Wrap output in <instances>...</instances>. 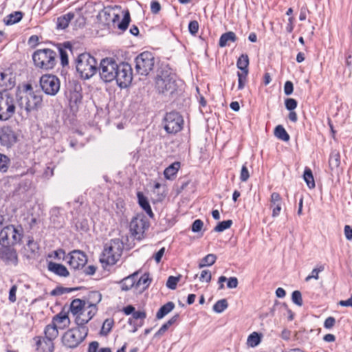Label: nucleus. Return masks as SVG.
<instances>
[{
	"label": "nucleus",
	"mask_w": 352,
	"mask_h": 352,
	"mask_svg": "<svg viewBox=\"0 0 352 352\" xmlns=\"http://www.w3.org/2000/svg\"><path fill=\"white\" fill-rule=\"evenodd\" d=\"M16 101L21 109H24L27 113L36 111L42 106L43 98L36 94L30 84H26L16 95Z\"/></svg>",
	"instance_id": "obj_1"
},
{
	"label": "nucleus",
	"mask_w": 352,
	"mask_h": 352,
	"mask_svg": "<svg viewBox=\"0 0 352 352\" xmlns=\"http://www.w3.org/2000/svg\"><path fill=\"white\" fill-rule=\"evenodd\" d=\"M97 65L96 58L87 53L80 54L76 61V71L84 80H88L96 74Z\"/></svg>",
	"instance_id": "obj_2"
},
{
	"label": "nucleus",
	"mask_w": 352,
	"mask_h": 352,
	"mask_svg": "<svg viewBox=\"0 0 352 352\" xmlns=\"http://www.w3.org/2000/svg\"><path fill=\"white\" fill-rule=\"evenodd\" d=\"M123 250V243L119 239H111L104 246L100 261L102 263L113 265L120 259Z\"/></svg>",
	"instance_id": "obj_3"
},
{
	"label": "nucleus",
	"mask_w": 352,
	"mask_h": 352,
	"mask_svg": "<svg viewBox=\"0 0 352 352\" xmlns=\"http://www.w3.org/2000/svg\"><path fill=\"white\" fill-rule=\"evenodd\" d=\"M32 60L36 67L48 71L56 64V53L48 48L38 49L32 54Z\"/></svg>",
	"instance_id": "obj_4"
},
{
	"label": "nucleus",
	"mask_w": 352,
	"mask_h": 352,
	"mask_svg": "<svg viewBox=\"0 0 352 352\" xmlns=\"http://www.w3.org/2000/svg\"><path fill=\"white\" fill-rule=\"evenodd\" d=\"M177 85L175 77L167 72H161L155 78V89L159 94L166 96L173 95Z\"/></svg>",
	"instance_id": "obj_5"
},
{
	"label": "nucleus",
	"mask_w": 352,
	"mask_h": 352,
	"mask_svg": "<svg viewBox=\"0 0 352 352\" xmlns=\"http://www.w3.org/2000/svg\"><path fill=\"white\" fill-rule=\"evenodd\" d=\"M23 233V228L21 226H7L0 232V244L2 246L16 245L21 241Z\"/></svg>",
	"instance_id": "obj_6"
},
{
	"label": "nucleus",
	"mask_w": 352,
	"mask_h": 352,
	"mask_svg": "<svg viewBox=\"0 0 352 352\" xmlns=\"http://www.w3.org/2000/svg\"><path fill=\"white\" fill-rule=\"evenodd\" d=\"M87 333V327L77 326L64 333L62 338L63 344L68 348H76L85 340Z\"/></svg>",
	"instance_id": "obj_7"
},
{
	"label": "nucleus",
	"mask_w": 352,
	"mask_h": 352,
	"mask_svg": "<svg viewBox=\"0 0 352 352\" xmlns=\"http://www.w3.org/2000/svg\"><path fill=\"white\" fill-rule=\"evenodd\" d=\"M16 101V98L10 94L0 92V121H7L14 115Z\"/></svg>",
	"instance_id": "obj_8"
},
{
	"label": "nucleus",
	"mask_w": 352,
	"mask_h": 352,
	"mask_svg": "<svg viewBox=\"0 0 352 352\" xmlns=\"http://www.w3.org/2000/svg\"><path fill=\"white\" fill-rule=\"evenodd\" d=\"M118 64L112 58H103L98 68L100 78L105 82H111L116 78Z\"/></svg>",
	"instance_id": "obj_9"
},
{
	"label": "nucleus",
	"mask_w": 352,
	"mask_h": 352,
	"mask_svg": "<svg viewBox=\"0 0 352 352\" xmlns=\"http://www.w3.org/2000/svg\"><path fill=\"white\" fill-rule=\"evenodd\" d=\"M155 57L151 52H144L135 58V69L140 74L146 76L153 69Z\"/></svg>",
	"instance_id": "obj_10"
},
{
	"label": "nucleus",
	"mask_w": 352,
	"mask_h": 352,
	"mask_svg": "<svg viewBox=\"0 0 352 352\" xmlns=\"http://www.w3.org/2000/svg\"><path fill=\"white\" fill-rule=\"evenodd\" d=\"M40 86L45 94L56 96L60 90V82L54 75L45 74L40 78Z\"/></svg>",
	"instance_id": "obj_11"
},
{
	"label": "nucleus",
	"mask_w": 352,
	"mask_h": 352,
	"mask_svg": "<svg viewBox=\"0 0 352 352\" xmlns=\"http://www.w3.org/2000/svg\"><path fill=\"white\" fill-rule=\"evenodd\" d=\"M164 129L168 133H176L182 130L183 118L179 113L172 111L166 113L164 118Z\"/></svg>",
	"instance_id": "obj_12"
},
{
	"label": "nucleus",
	"mask_w": 352,
	"mask_h": 352,
	"mask_svg": "<svg viewBox=\"0 0 352 352\" xmlns=\"http://www.w3.org/2000/svg\"><path fill=\"white\" fill-rule=\"evenodd\" d=\"M129 227L132 235L141 240L144 238V232L149 227V222L144 216L138 215L131 220Z\"/></svg>",
	"instance_id": "obj_13"
},
{
	"label": "nucleus",
	"mask_w": 352,
	"mask_h": 352,
	"mask_svg": "<svg viewBox=\"0 0 352 352\" xmlns=\"http://www.w3.org/2000/svg\"><path fill=\"white\" fill-rule=\"evenodd\" d=\"M116 78L114 79L121 88L126 87L132 80V69L131 66L124 63L118 64L116 71Z\"/></svg>",
	"instance_id": "obj_14"
},
{
	"label": "nucleus",
	"mask_w": 352,
	"mask_h": 352,
	"mask_svg": "<svg viewBox=\"0 0 352 352\" xmlns=\"http://www.w3.org/2000/svg\"><path fill=\"white\" fill-rule=\"evenodd\" d=\"M18 137L10 126H3L0 129V144L2 146L10 148L16 143Z\"/></svg>",
	"instance_id": "obj_15"
},
{
	"label": "nucleus",
	"mask_w": 352,
	"mask_h": 352,
	"mask_svg": "<svg viewBox=\"0 0 352 352\" xmlns=\"http://www.w3.org/2000/svg\"><path fill=\"white\" fill-rule=\"evenodd\" d=\"M67 263L74 269L82 268L87 262L86 254L80 250H73L67 256Z\"/></svg>",
	"instance_id": "obj_16"
},
{
	"label": "nucleus",
	"mask_w": 352,
	"mask_h": 352,
	"mask_svg": "<svg viewBox=\"0 0 352 352\" xmlns=\"http://www.w3.org/2000/svg\"><path fill=\"white\" fill-rule=\"evenodd\" d=\"M0 258L6 264L16 265L18 263V256L15 250L9 246H2L0 248Z\"/></svg>",
	"instance_id": "obj_17"
},
{
	"label": "nucleus",
	"mask_w": 352,
	"mask_h": 352,
	"mask_svg": "<svg viewBox=\"0 0 352 352\" xmlns=\"http://www.w3.org/2000/svg\"><path fill=\"white\" fill-rule=\"evenodd\" d=\"M36 350L38 352H52L54 343L51 340L40 336L35 337Z\"/></svg>",
	"instance_id": "obj_18"
},
{
	"label": "nucleus",
	"mask_w": 352,
	"mask_h": 352,
	"mask_svg": "<svg viewBox=\"0 0 352 352\" xmlns=\"http://www.w3.org/2000/svg\"><path fill=\"white\" fill-rule=\"evenodd\" d=\"M282 198L279 193L274 192L270 197V208L272 209L273 217H276L279 215L281 210Z\"/></svg>",
	"instance_id": "obj_19"
},
{
	"label": "nucleus",
	"mask_w": 352,
	"mask_h": 352,
	"mask_svg": "<svg viewBox=\"0 0 352 352\" xmlns=\"http://www.w3.org/2000/svg\"><path fill=\"white\" fill-rule=\"evenodd\" d=\"M25 256L28 258H36L39 255V246L33 239L28 240L26 246L25 247Z\"/></svg>",
	"instance_id": "obj_20"
},
{
	"label": "nucleus",
	"mask_w": 352,
	"mask_h": 352,
	"mask_svg": "<svg viewBox=\"0 0 352 352\" xmlns=\"http://www.w3.org/2000/svg\"><path fill=\"white\" fill-rule=\"evenodd\" d=\"M52 322L58 329H63L69 325L70 320L67 313L61 311L53 318Z\"/></svg>",
	"instance_id": "obj_21"
},
{
	"label": "nucleus",
	"mask_w": 352,
	"mask_h": 352,
	"mask_svg": "<svg viewBox=\"0 0 352 352\" xmlns=\"http://www.w3.org/2000/svg\"><path fill=\"white\" fill-rule=\"evenodd\" d=\"M47 269L59 276L67 277L69 275V271L65 266L52 261L48 263Z\"/></svg>",
	"instance_id": "obj_22"
},
{
	"label": "nucleus",
	"mask_w": 352,
	"mask_h": 352,
	"mask_svg": "<svg viewBox=\"0 0 352 352\" xmlns=\"http://www.w3.org/2000/svg\"><path fill=\"white\" fill-rule=\"evenodd\" d=\"M138 275V273L135 272L133 274L123 278L120 282L122 290L128 291L132 287H135Z\"/></svg>",
	"instance_id": "obj_23"
},
{
	"label": "nucleus",
	"mask_w": 352,
	"mask_h": 352,
	"mask_svg": "<svg viewBox=\"0 0 352 352\" xmlns=\"http://www.w3.org/2000/svg\"><path fill=\"white\" fill-rule=\"evenodd\" d=\"M329 165L332 172L338 173L340 165V155L339 151L336 150L331 151L329 160Z\"/></svg>",
	"instance_id": "obj_24"
},
{
	"label": "nucleus",
	"mask_w": 352,
	"mask_h": 352,
	"mask_svg": "<svg viewBox=\"0 0 352 352\" xmlns=\"http://www.w3.org/2000/svg\"><path fill=\"white\" fill-rule=\"evenodd\" d=\"M137 196L139 205L151 218H153L154 217V214L151 210L147 198L141 192H138Z\"/></svg>",
	"instance_id": "obj_25"
},
{
	"label": "nucleus",
	"mask_w": 352,
	"mask_h": 352,
	"mask_svg": "<svg viewBox=\"0 0 352 352\" xmlns=\"http://www.w3.org/2000/svg\"><path fill=\"white\" fill-rule=\"evenodd\" d=\"M237 40V37L234 32L232 31L227 32L223 34L219 38V45L221 47H224L230 45V43H234Z\"/></svg>",
	"instance_id": "obj_26"
},
{
	"label": "nucleus",
	"mask_w": 352,
	"mask_h": 352,
	"mask_svg": "<svg viewBox=\"0 0 352 352\" xmlns=\"http://www.w3.org/2000/svg\"><path fill=\"white\" fill-rule=\"evenodd\" d=\"M85 304V302L80 299L76 298L73 300L70 305L71 313L77 317L80 312L86 308Z\"/></svg>",
	"instance_id": "obj_27"
},
{
	"label": "nucleus",
	"mask_w": 352,
	"mask_h": 352,
	"mask_svg": "<svg viewBox=\"0 0 352 352\" xmlns=\"http://www.w3.org/2000/svg\"><path fill=\"white\" fill-rule=\"evenodd\" d=\"M14 86V80L12 78L10 75L3 72L0 73V87L3 89L6 90L11 89Z\"/></svg>",
	"instance_id": "obj_28"
},
{
	"label": "nucleus",
	"mask_w": 352,
	"mask_h": 352,
	"mask_svg": "<svg viewBox=\"0 0 352 352\" xmlns=\"http://www.w3.org/2000/svg\"><path fill=\"white\" fill-rule=\"evenodd\" d=\"M151 279L149 278L148 274H144L141 277L138 278L136 281L135 288L140 291H144L151 284Z\"/></svg>",
	"instance_id": "obj_29"
},
{
	"label": "nucleus",
	"mask_w": 352,
	"mask_h": 352,
	"mask_svg": "<svg viewBox=\"0 0 352 352\" xmlns=\"http://www.w3.org/2000/svg\"><path fill=\"white\" fill-rule=\"evenodd\" d=\"M281 309H284V310L287 311V312L288 314V320L289 321L293 320L294 314L285 303L276 302L271 309V314L272 316H274L275 314V311L276 310H281Z\"/></svg>",
	"instance_id": "obj_30"
},
{
	"label": "nucleus",
	"mask_w": 352,
	"mask_h": 352,
	"mask_svg": "<svg viewBox=\"0 0 352 352\" xmlns=\"http://www.w3.org/2000/svg\"><path fill=\"white\" fill-rule=\"evenodd\" d=\"M45 338L53 341L58 335V328L52 322L47 325L45 328Z\"/></svg>",
	"instance_id": "obj_31"
},
{
	"label": "nucleus",
	"mask_w": 352,
	"mask_h": 352,
	"mask_svg": "<svg viewBox=\"0 0 352 352\" xmlns=\"http://www.w3.org/2000/svg\"><path fill=\"white\" fill-rule=\"evenodd\" d=\"M175 308V304L173 302H168L162 306L156 314L157 319H162L169 314Z\"/></svg>",
	"instance_id": "obj_32"
},
{
	"label": "nucleus",
	"mask_w": 352,
	"mask_h": 352,
	"mask_svg": "<svg viewBox=\"0 0 352 352\" xmlns=\"http://www.w3.org/2000/svg\"><path fill=\"white\" fill-rule=\"evenodd\" d=\"M74 17V13H72V12H69L60 17H58V21H57V27L58 28H60V29H65L69 22L72 21V19H73Z\"/></svg>",
	"instance_id": "obj_33"
},
{
	"label": "nucleus",
	"mask_w": 352,
	"mask_h": 352,
	"mask_svg": "<svg viewBox=\"0 0 352 352\" xmlns=\"http://www.w3.org/2000/svg\"><path fill=\"white\" fill-rule=\"evenodd\" d=\"M274 135L279 140L288 142L290 139L289 135L282 125H278L274 129Z\"/></svg>",
	"instance_id": "obj_34"
},
{
	"label": "nucleus",
	"mask_w": 352,
	"mask_h": 352,
	"mask_svg": "<svg viewBox=\"0 0 352 352\" xmlns=\"http://www.w3.org/2000/svg\"><path fill=\"white\" fill-rule=\"evenodd\" d=\"M261 342V334L257 332H253L247 339V345L250 347L254 348L258 346Z\"/></svg>",
	"instance_id": "obj_35"
},
{
	"label": "nucleus",
	"mask_w": 352,
	"mask_h": 352,
	"mask_svg": "<svg viewBox=\"0 0 352 352\" xmlns=\"http://www.w3.org/2000/svg\"><path fill=\"white\" fill-rule=\"evenodd\" d=\"M180 166L179 162H174L168 167H167L164 172V177L166 179H170L173 176L175 175L178 171V169Z\"/></svg>",
	"instance_id": "obj_36"
},
{
	"label": "nucleus",
	"mask_w": 352,
	"mask_h": 352,
	"mask_svg": "<svg viewBox=\"0 0 352 352\" xmlns=\"http://www.w3.org/2000/svg\"><path fill=\"white\" fill-rule=\"evenodd\" d=\"M87 309H84L79 315L75 318V322L79 327H87L85 324L89 321L88 316L86 314Z\"/></svg>",
	"instance_id": "obj_37"
},
{
	"label": "nucleus",
	"mask_w": 352,
	"mask_h": 352,
	"mask_svg": "<svg viewBox=\"0 0 352 352\" xmlns=\"http://www.w3.org/2000/svg\"><path fill=\"white\" fill-rule=\"evenodd\" d=\"M23 17V13L20 11H16L10 14L5 20L6 24L12 25L19 22Z\"/></svg>",
	"instance_id": "obj_38"
},
{
	"label": "nucleus",
	"mask_w": 352,
	"mask_h": 352,
	"mask_svg": "<svg viewBox=\"0 0 352 352\" xmlns=\"http://www.w3.org/2000/svg\"><path fill=\"white\" fill-rule=\"evenodd\" d=\"M217 260V256L213 254H209L204 257L199 263V268H203L206 266H211Z\"/></svg>",
	"instance_id": "obj_39"
},
{
	"label": "nucleus",
	"mask_w": 352,
	"mask_h": 352,
	"mask_svg": "<svg viewBox=\"0 0 352 352\" xmlns=\"http://www.w3.org/2000/svg\"><path fill=\"white\" fill-rule=\"evenodd\" d=\"M303 178L305 182H306L307 186L309 188H314L316 186L314 176L312 174V171L310 168H306L304 174H303Z\"/></svg>",
	"instance_id": "obj_40"
},
{
	"label": "nucleus",
	"mask_w": 352,
	"mask_h": 352,
	"mask_svg": "<svg viewBox=\"0 0 352 352\" xmlns=\"http://www.w3.org/2000/svg\"><path fill=\"white\" fill-rule=\"evenodd\" d=\"M249 65V58L247 54H242L239 58L236 66L241 71H248V67Z\"/></svg>",
	"instance_id": "obj_41"
},
{
	"label": "nucleus",
	"mask_w": 352,
	"mask_h": 352,
	"mask_svg": "<svg viewBox=\"0 0 352 352\" xmlns=\"http://www.w3.org/2000/svg\"><path fill=\"white\" fill-rule=\"evenodd\" d=\"M114 322L113 319L107 318L106 319L102 326L100 330V335L102 336H107L109 332L111 331V329L113 326Z\"/></svg>",
	"instance_id": "obj_42"
},
{
	"label": "nucleus",
	"mask_w": 352,
	"mask_h": 352,
	"mask_svg": "<svg viewBox=\"0 0 352 352\" xmlns=\"http://www.w3.org/2000/svg\"><path fill=\"white\" fill-rule=\"evenodd\" d=\"M228 306V304L227 300L221 299L216 302V303L213 305L212 309L214 312L220 314L226 309Z\"/></svg>",
	"instance_id": "obj_43"
},
{
	"label": "nucleus",
	"mask_w": 352,
	"mask_h": 352,
	"mask_svg": "<svg viewBox=\"0 0 352 352\" xmlns=\"http://www.w3.org/2000/svg\"><path fill=\"white\" fill-rule=\"evenodd\" d=\"M10 160L9 157L2 153H0V171L2 173H6L10 166Z\"/></svg>",
	"instance_id": "obj_44"
},
{
	"label": "nucleus",
	"mask_w": 352,
	"mask_h": 352,
	"mask_svg": "<svg viewBox=\"0 0 352 352\" xmlns=\"http://www.w3.org/2000/svg\"><path fill=\"white\" fill-rule=\"evenodd\" d=\"M233 222L231 219L219 222L214 228V231L217 232H221L224 230L230 228L232 225Z\"/></svg>",
	"instance_id": "obj_45"
},
{
	"label": "nucleus",
	"mask_w": 352,
	"mask_h": 352,
	"mask_svg": "<svg viewBox=\"0 0 352 352\" xmlns=\"http://www.w3.org/2000/svg\"><path fill=\"white\" fill-rule=\"evenodd\" d=\"M130 21V14L129 12L126 10L124 12L122 21L118 24V28L122 31L126 30L129 25Z\"/></svg>",
	"instance_id": "obj_46"
},
{
	"label": "nucleus",
	"mask_w": 352,
	"mask_h": 352,
	"mask_svg": "<svg viewBox=\"0 0 352 352\" xmlns=\"http://www.w3.org/2000/svg\"><path fill=\"white\" fill-rule=\"evenodd\" d=\"M98 17L100 20L103 22L104 24L109 25L111 17V10H104L101 12L99 13Z\"/></svg>",
	"instance_id": "obj_47"
},
{
	"label": "nucleus",
	"mask_w": 352,
	"mask_h": 352,
	"mask_svg": "<svg viewBox=\"0 0 352 352\" xmlns=\"http://www.w3.org/2000/svg\"><path fill=\"white\" fill-rule=\"evenodd\" d=\"M248 74V71H241V72L237 73L238 81H239V83H238V89H239L241 90L244 88L245 82H246Z\"/></svg>",
	"instance_id": "obj_48"
},
{
	"label": "nucleus",
	"mask_w": 352,
	"mask_h": 352,
	"mask_svg": "<svg viewBox=\"0 0 352 352\" xmlns=\"http://www.w3.org/2000/svg\"><path fill=\"white\" fill-rule=\"evenodd\" d=\"M181 276H170L168 277L166 282V287L170 289H175L177 287V285L179 281Z\"/></svg>",
	"instance_id": "obj_49"
},
{
	"label": "nucleus",
	"mask_w": 352,
	"mask_h": 352,
	"mask_svg": "<svg viewBox=\"0 0 352 352\" xmlns=\"http://www.w3.org/2000/svg\"><path fill=\"white\" fill-rule=\"evenodd\" d=\"M292 302L296 305L301 307L303 304L300 292L296 290L292 294Z\"/></svg>",
	"instance_id": "obj_50"
},
{
	"label": "nucleus",
	"mask_w": 352,
	"mask_h": 352,
	"mask_svg": "<svg viewBox=\"0 0 352 352\" xmlns=\"http://www.w3.org/2000/svg\"><path fill=\"white\" fill-rule=\"evenodd\" d=\"M146 317V313L142 311H134L132 315V318L129 319V323L133 324L134 320H144Z\"/></svg>",
	"instance_id": "obj_51"
},
{
	"label": "nucleus",
	"mask_w": 352,
	"mask_h": 352,
	"mask_svg": "<svg viewBox=\"0 0 352 352\" xmlns=\"http://www.w3.org/2000/svg\"><path fill=\"white\" fill-rule=\"evenodd\" d=\"M212 278V274L210 270H204L201 272L199 280L201 282L210 283Z\"/></svg>",
	"instance_id": "obj_52"
},
{
	"label": "nucleus",
	"mask_w": 352,
	"mask_h": 352,
	"mask_svg": "<svg viewBox=\"0 0 352 352\" xmlns=\"http://www.w3.org/2000/svg\"><path fill=\"white\" fill-rule=\"evenodd\" d=\"M324 270V267L322 266H320L319 268H314L312 272H311V275H309L307 276L306 278H305V280L307 282L309 281L311 278H314L316 280H318L319 278V276H318V274L319 272H322Z\"/></svg>",
	"instance_id": "obj_53"
},
{
	"label": "nucleus",
	"mask_w": 352,
	"mask_h": 352,
	"mask_svg": "<svg viewBox=\"0 0 352 352\" xmlns=\"http://www.w3.org/2000/svg\"><path fill=\"white\" fill-rule=\"evenodd\" d=\"M86 314L88 316L87 319H89L90 320L96 313V306L95 304L91 303L87 307H86Z\"/></svg>",
	"instance_id": "obj_54"
},
{
	"label": "nucleus",
	"mask_w": 352,
	"mask_h": 352,
	"mask_svg": "<svg viewBox=\"0 0 352 352\" xmlns=\"http://www.w3.org/2000/svg\"><path fill=\"white\" fill-rule=\"evenodd\" d=\"M285 107L289 111H293L297 107V101L294 98H287L285 101Z\"/></svg>",
	"instance_id": "obj_55"
},
{
	"label": "nucleus",
	"mask_w": 352,
	"mask_h": 352,
	"mask_svg": "<svg viewBox=\"0 0 352 352\" xmlns=\"http://www.w3.org/2000/svg\"><path fill=\"white\" fill-rule=\"evenodd\" d=\"M188 30L192 35H195L199 30V23L197 21H191L188 24Z\"/></svg>",
	"instance_id": "obj_56"
},
{
	"label": "nucleus",
	"mask_w": 352,
	"mask_h": 352,
	"mask_svg": "<svg viewBox=\"0 0 352 352\" xmlns=\"http://www.w3.org/2000/svg\"><path fill=\"white\" fill-rule=\"evenodd\" d=\"M74 290L73 288H67V287H56L52 292V295H62L65 293L71 292Z\"/></svg>",
	"instance_id": "obj_57"
},
{
	"label": "nucleus",
	"mask_w": 352,
	"mask_h": 352,
	"mask_svg": "<svg viewBox=\"0 0 352 352\" xmlns=\"http://www.w3.org/2000/svg\"><path fill=\"white\" fill-rule=\"evenodd\" d=\"M203 226V221L201 219H196L192 224V231L193 232H198L201 230Z\"/></svg>",
	"instance_id": "obj_58"
},
{
	"label": "nucleus",
	"mask_w": 352,
	"mask_h": 352,
	"mask_svg": "<svg viewBox=\"0 0 352 352\" xmlns=\"http://www.w3.org/2000/svg\"><path fill=\"white\" fill-rule=\"evenodd\" d=\"M60 61L63 66H65L68 65V55L67 52L62 49L59 48Z\"/></svg>",
	"instance_id": "obj_59"
},
{
	"label": "nucleus",
	"mask_w": 352,
	"mask_h": 352,
	"mask_svg": "<svg viewBox=\"0 0 352 352\" xmlns=\"http://www.w3.org/2000/svg\"><path fill=\"white\" fill-rule=\"evenodd\" d=\"M17 291V286L16 285H14L11 287L10 292H9V297L8 299L10 302H14L16 300V293Z\"/></svg>",
	"instance_id": "obj_60"
},
{
	"label": "nucleus",
	"mask_w": 352,
	"mask_h": 352,
	"mask_svg": "<svg viewBox=\"0 0 352 352\" xmlns=\"http://www.w3.org/2000/svg\"><path fill=\"white\" fill-rule=\"evenodd\" d=\"M250 177L249 171L245 165H243L241 168V174H240V179L242 182H246Z\"/></svg>",
	"instance_id": "obj_61"
},
{
	"label": "nucleus",
	"mask_w": 352,
	"mask_h": 352,
	"mask_svg": "<svg viewBox=\"0 0 352 352\" xmlns=\"http://www.w3.org/2000/svg\"><path fill=\"white\" fill-rule=\"evenodd\" d=\"M227 287L229 289H234L236 288L239 284L238 279L236 277H230L227 279Z\"/></svg>",
	"instance_id": "obj_62"
},
{
	"label": "nucleus",
	"mask_w": 352,
	"mask_h": 352,
	"mask_svg": "<svg viewBox=\"0 0 352 352\" xmlns=\"http://www.w3.org/2000/svg\"><path fill=\"white\" fill-rule=\"evenodd\" d=\"M294 90V85L291 81H287L284 85V92L286 95H291Z\"/></svg>",
	"instance_id": "obj_63"
},
{
	"label": "nucleus",
	"mask_w": 352,
	"mask_h": 352,
	"mask_svg": "<svg viewBox=\"0 0 352 352\" xmlns=\"http://www.w3.org/2000/svg\"><path fill=\"white\" fill-rule=\"evenodd\" d=\"M161 10V6L157 1H153L151 3V10L153 14H157Z\"/></svg>",
	"instance_id": "obj_64"
}]
</instances>
